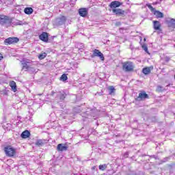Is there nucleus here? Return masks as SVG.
<instances>
[{
	"mask_svg": "<svg viewBox=\"0 0 175 175\" xmlns=\"http://www.w3.org/2000/svg\"><path fill=\"white\" fill-rule=\"evenodd\" d=\"M24 12L25 14H32V13H33V9H32V8H26L24 10Z\"/></svg>",
	"mask_w": 175,
	"mask_h": 175,
	"instance_id": "412c9836",
	"label": "nucleus"
},
{
	"mask_svg": "<svg viewBox=\"0 0 175 175\" xmlns=\"http://www.w3.org/2000/svg\"><path fill=\"white\" fill-rule=\"evenodd\" d=\"M60 80H62V81H66L68 80V76L66 74H63L60 77Z\"/></svg>",
	"mask_w": 175,
	"mask_h": 175,
	"instance_id": "b1692460",
	"label": "nucleus"
},
{
	"mask_svg": "<svg viewBox=\"0 0 175 175\" xmlns=\"http://www.w3.org/2000/svg\"><path fill=\"white\" fill-rule=\"evenodd\" d=\"M98 169L99 170H106V169H107V164H103V165H100L98 166Z\"/></svg>",
	"mask_w": 175,
	"mask_h": 175,
	"instance_id": "5701e85b",
	"label": "nucleus"
},
{
	"mask_svg": "<svg viewBox=\"0 0 175 175\" xmlns=\"http://www.w3.org/2000/svg\"><path fill=\"white\" fill-rule=\"evenodd\" d=\"M171 22L174 25H175V19H172Z\"/></svg>",
	"mask_w": 175,
	"mask_h": 175,
	"instance_id": "473e14b6",
	"label": "nucleus"
},
{
	"mask_svg": "<svg viewBox=\"0 0 175 175\" xmlns=\"http://www.w3.org/2000/svg\"><path fill=\"white\" fill-rule=\"evenodd\" d=\"M108 91L109 95H112L113 94H114V91H116V89L114 88V86H109L108 88Z\"/></svg>",
	"mask_w": 175,
	"mask_h": 175,
	"instance_id": "4be33fe9",
	"label": "nucleus"
},
{
	"mask_svg": "<svg viewBox=\"0 0 175 175\" xmlns=\"http://www.w3.org/2000/svg\"><path fill=\"white\" fill-rule=\"evenodd\" d=\"M39 38L42 42L47 43V42H49V33H47V32H42V33L39 36Z\"/></svg>",
	"mask_w": 175,
	"mask_h": 175,
	"instance_id": "1a4fd4ad",
	"label": "nucleus"
},
{
	"mask_svg": "<svg viewBox=\"0 0 175 175\" xmlns=\"http://www.w3.org/2000/svg\"><path fill=\"white\" fill-rule=\"evenodd\" d=\"M147 6H148V9H150V10H151V12H154L156 11L155 8H152V5H151L150 4H148Z\"/></svg>",
	"mask_w": 175,
	"mask_h": 175,
	"instance_id": "bb28decb",
	"label": "nucleus"
},
{
	"mask_svg": "<svg viewBox=\"0 0 175 175\" xmlns=\"http://www.w3.org/2000/svg\"><path fill=\"white\" fill-rule=\"evenodd\" d=\"M0 25L3 27H10L12 25V19L7 16L0 15Z\"/></svg>",
	"mask_w": 175,
	"mask_h": 175,
	"instance_id": "f257e3e1",
	"label": "nucleus"
},
{
	"mask_svg": "<svg viewBox=\"0 0 175 175\" xmlns=\"http://www.w3.org/2000/svg\"><path fill=\"white\" fill-rule=\"evenodd\" d=\"M124 158H128V157H129V152H126L124 154Z\"/></svg>",
	"mask_w": 175,
	"mask_h": 175,
	"instance_id": "c85d7f7f",
	"label": "nucleus"
},
{
	"mask_svg": "<svg viewBox=\"0 0 175 175\" xmlns=\"http://www.w3.org/2000/svg\"><path fill=\"white\" fill-rule=\"evenodd\" d=\"M79 13L81 17H86L88 14V10L87 8H81L79 10Z\"/></svg>",
	"mask_w": 175,
	"mask_h": 175,
	"instance_id": "f8f14e48",
	"label": "nucleus"
},
{
	"mask_svg": "<svg viewBox=\"0 0 175 175\" xmlns=\"http://www.w3.org/2000/svg\"><path fill=\"white\" fill-rule=\"evenodd\" d=\"M16 25H23V21H18L16 22Z\"/></svg>",
	"mask_w": 175,
	"mask_h": 175,
	"instance_id": "c756f323",
	"label": "nucleus"
},
{
	"mask_svg": "<svg viewBox=\"0 0 175 175\" xmlns=\"http://www.w3.org/2000/svg\"><path fill=\"white\" fill-rule=\"evenodd\" d=\"M56 100H58L59 102H62L64 99H65L66 94L64 92H58L56 93Z\"/></svg>",
	"mask_w": 175,
	"mask_h": 175,
	"instance_id": "423d86ee",
	"label": "nucleus"
},
{
	"mask_svg": "<svg viewBox=\"0 0 175 175\" xmlns=\"http://www.w3.org/2000/svg\"><path fill=\"white\" fill-rule=\"evenodd\" d=\"M20 40L17 37H10L5 40V43H8V44H13V43H18Z\"/></svg>",
	"mask_w": 175,
	"mask_h": 175,
	"instance_id": "39448f33",
	"label": "nucleus"
},
{
	"mask_svg": "<svg viewBox=\"0 0 175 175\" xmlns=\"http://www.w3.org/2000/svg\"><path fill=\"white\" fill-rule=\"evenodd\" d=\"M144 99H148V94L143 91L139 94V96L137 97L136 100L140 101L144 100Z\"/></svg>",
	"mask_w": 175,
	"mask_h": 175,
	"instance_id": "0eeeda50",
	"label": "nucleus"
},
{
	"mask_svg": "<svg viewBox=\"0 0 175 175\" xmlns=\"http://www.w3.org/2000/svg\"><path fill=\"white\" fill-rule=\"evenodd\" d=\"M45 57H47V53H41L38 55L39 59H44Z\"/></svg>",
	"mask_w": 175,
	"mask_h": 175,
	"instance_id": "393cba45",
	"label": "nucleus"
},
{
	"mask_svg": "<svg viewBox=\"0 0 175 175\" xmlns=\"http://www.w3.org/2000/svg\"><path fill=\"white\" fill-rule=\"evenodd\" d=\"M112 12L115 13L116 16H124V14H125V11L120 8L112 9Z\"/></svg>",
	"mask_w": 175,
	"mask_h": 175,
	"instance_id": "9b49d317",
	"label": "nucleus"
},
{
	"mask_svg": "<svg viewBox=\"0 0 175 175\" xmlns=\"http://www.w3.org/2000/svg\"><path fill=\"white\" fill-rule=\"evenodd\" d=\"M3 59V56H2V54L0 53V61L1 59Z\"/></svg>",
	"mask_w": 175,
	"mask_h": 175,
	"instance_id": "72a5a7b5",
	"label": "nucleus"
},
{
	"mask_svg": "<svg viewBox=\"0 0 175 175\" xmlns=\"http://www.w3.org/2000/svg\"><path fill=\"white\" fill-rule=\"evenodd\" d=\"M57 151H66L68 150V146H65L64 144H59L57 146Z\"/></svg>",
	"mask_w": 175,
	"mask_h": 175,
	"instance_id": "ddd939ff",
	"label": "nucleus"
},
{
	"mask_svg": "<svg viewBox=\"0 0 175 175\" xmlns=\"http://www.w3.org/2000/svg\"><path fill=\"white\" fill-rule=\"evenodd\" d=\"M153 28L155 29V31H159L161 29V23L157 21H153Z\"/></svg>",
	"mask_w": 175,
	"mask_h": 175,
	"instance_id": "4468645a",
	"label": "nucleus"
},
{
	"mask_svg": "<svg viewBox=\"0 0 175 175\" xmlns=\"http://www.w3.org/2000/svg\"><path fill=\"white\" fill-rule=\"evenodd\" d=\"M21 63H22V65H23L22 69L23 70L27 71V70H28V69H29V66H28V64H29V62H27L25 60H23L21 62Z\"/></svg>",
	"mask_w": 175,
	"mask_h": 175,
	"instance_id": "dca6fc26",
	"label": "nucleus"
},
{
	"mask_svg": "<svg viewBox=\"0 0 175 175\" xmlns=\"http://www.w3.org/2000/svg\"><path fill=\"white\" fill-rule=\"evenodd\" d=\"M66 23V16H62L56 18L53 22V24L54 27H61V25H64Z\"/></svg>",
	"mask_w": 175,
	"mask_h": 175,
	"instance_id": "f03ea898",
	"label": "nucleus"
},
{
	"mask_svg": "<svg viewBox=\"0 0 175 175\" xmlns=\"http://www.w3.org/2000/svg\"><path fill=\"white\" fill-rule=\"evenodd\" d=\"M95 167H96V166L92 167V170H95Z\"/></svg>",
	"mask_w": 175,
	"mask_h": 175,
	"instance_id": "e433bc0d",
	"label": "nucleus"
},
{
	"mask_svg": "<svg viewBox=\"0 0 175 175\" xmlns=\"http://www.w3.org/2000/svg\"><path fill=\"white\" fill-rule=\"evenodd\" d=\"M4 151L7 157H14V155H16V149L12 146H6L4 148Z\"/></svg>",
	"mask_w": 175,
	"mask_h": 175,
	"instance_id": "7ed1b4c3",
	"label": "nucleus"
},
{
	"mask_svg": "<svg viewBox=\"0 0 175 175\" xmlns=\"http://www.w3.org/2000/svg\"><path fill=\"white\" fill-rule=\"evenodd\" d=\"M121 5H122V3L118 1H114L111 2L109 4V8H111V9H116V8H120Z\"/></svg>",
	"mask_w": 175,
	"mask_h": 175,
	"instance_id": "9d476101",
	"label": "nucleus"
},
{
	"mask_svg": "<svg viewBox=\"0 0 175 175\" xmlns=\"http://www.w3.org/2000/svg\"><path fill=\"white\" fill-rule=\"evenodd\" d=\"M54 94H55V92H52V93H51L52 96H54Z\"/></svg>",
	"mask_w": 175,
	"mask_h": 175,
	"instance_id": "c9c22d12",
	"label": "nucleus"
},
{
	"mask_svg": "<svg viewBox=\"0 0 175 175\" xmlns=\"http://www.w3.org/2000/svg\"><path fill=\"white\" fill-rule=\"evenodd\" d=\"M133 68V63L131 62H126L123 63L122 70H124V72H132Z\"/></svg>",
	"mask_w": 175,
	"mask_h": 175,
	"instance_id": "20e7f679",
	"label": "nucleus"
},
{
	"mask_svg": "<svg viewBox=\"0 0 175 175\" xmlns=\"http://www.w3.org/2000/svg\"><path fill=\"white\" fill-rule=\"evenodd\" d=\"M165 88L159 85L157 86V92H162V91H164Z\"/></svg>",
	"mask_w": 175,
	"mask_h": 175,
	"instance_id": "a878e982",
	"label": "nucleus"
},
{
	"mask_svg": "<svg viewBox=\"0 0 175 175\" xmlns=\"http://www.w3.org/2000/svg\"><path fill=\"white\" fill-rule=\"evenodd\" d=\"M96 94L99 95L100 96H102V95H103V91H101L100 92H97Z\"/></svg>",
	"mask_w": 175,
	"mask_h": 175,
	"instance_id": "2f4dec72",
	"label": "nucleus"
},
{
	"mask_svg": "<svg viewBox=\"0 0 175 175\" xmlns=\"http://www.w3.org/2000/svg\"><path fill=\"white\" fill-rule=\"evenodd\" d=\"M154 16H156L157 18H163V13L159 12V11H154Z\"/></svg>",
	"mask_w": 175,
	"mask_h": 175,
	"instance_id": "a211bd4d",
	"label": "nucleus"
},
{
	"mask_svg": "<svg viewBox=\"0 0 175 175\" xmlns=\"http://www.w3.org/2000/svg\"><path fill=\"white\" fill-rule=\"evenodd\" d=\"M93 57H99L101 61H105V56H103V53L98 49H95L93 51Z\"/></svg>",
	"mask_w": 175,
	"mask_h": 175,
	"instance_id": "6e6552de",
	"label": "nucleus"
},
{
	"mask_svg": "<svg viewBox=\"0 0 175 175\" xmlns=\"http://www.w3.org/2000/svg\"><path fill=\"white\" fill-rule=\"evenodd\" d=\"M46 143V140L44 139H38L36 142V146L38 147H43V145Z\"/></svg>",
	"mask_w": 175,
	"mask_h": 175,
	"instance_id": "f3484780",
	"label": "nucleus"
},
{
	"mask_svg": "<svg viewBox=\"0 0 175 175\" xmlns=\"http://www.w3.org/2000/svg\"><path fill=\"white\" fill-rule=\"evenodd\" d=\"M144 75H150L151 73V67H146L142 70Z\"/></svg>",
	"mask_w": 175,
	"mask_h": 175,
	"instance_id": "aec40b11",
	"label": "nucleus"
},
{
	"mask_svg": "<svg viewBox=\"0 0 175 175\" xmlns=\"http://www.w3.org/2000/svg\"><path fill=\"white\" fill-rule=\"evenodd\" d=\"M29 136H31V133H29V131H28L27 130L23 131L21 135L22 139H28Z\"/></svg>",
	"mask_w": 175,
	"mask_h": 175,
	"instance_id": "2eb2a0df",
	"label": "nucleus"
},
{
	"mask_svg": "<svg viewBox=\"0 0 175 175\" xmlns=\"http://www.w3.org/2000/svg\"><path fill=\"white\" fill-rule=\"evenodd\" d=\"M142 49L146 53H148V48L146 45H143Z\"/></svg>",
	"mask_w": 175,
	"mask_h": 175,
	"instance_id": "cd10ccee",
	"label": "nucleus"
},
{
	"mask_svg": "<svg viewBox=\"0 0 175 175\" xmlns=\"http://www.w3.org/2000/svg\"><path fill=\"white\" fill-rule=\"evenodd\" d=\"M165 62H169L170 61V57H165Z\"/></svg>",
	"mask_w": 175,
	"mask_h": 175,
	"instance_id": "7c9ffc66",
	"label": "nucleus"
},
{
	"mask_svg": "<svg viewBox=\"0 0 175 175\" xmlns=\"http://www.w3.org/2000/svg\"><path fill=\"white\" fill-rule=\"evenodd\" d=\"M4 95H8V91L6 90L4 91Z\"/></svg>",
	"mask_w": 175,
	"mask_h": 175,
	"instance_id": "f704fd0d",
	"label": "nucleus"
},
{
	"mask_svg": "<svg viewBox=\"0 0 175 175\" xmlns=\"http://www.w3.org/2000/svg\"><path fill=\"white\" fill-rule=\"evenodd\" d=\"M10 85L12 88V90L16 92V91H17V85H16V82H14V81H11L10 83Z\"/></svg>",
	"mask_w": 175,
	"mask_h": 175,
	"instance_id": "6ab92c4d",
	"label": "nucleus"
},
{
	"mask_svg": "<svg viewBox=\"0 0 175 175\" xmlns=\"http://www.w3.org/2000/svg\"><path fill=\"white\" fill-rule=\"evenodd\" d=\"M128 1H129V0H127Z\"/></svg>",
	"mask_w": 175,
	"mask_h": 175,
	"instance_id": "4c0bfd02",
	"label": "nucleus"
}]
</instances>
